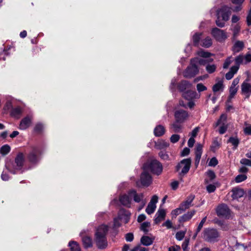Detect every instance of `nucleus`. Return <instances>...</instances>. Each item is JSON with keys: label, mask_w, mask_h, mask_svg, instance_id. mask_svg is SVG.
Returning a JSON list of instances; mask_svg holds the SVG:
<instances>
[{"label": "nucleus", "mask_w": 251, "mask_h": 251, "mask_svg": "<svg viewBox=\"0 0 251 251\" xmlns=\"http://www.w3.org/2000/svg\"><path fill=\"white\" fill-rule=\"evenodd\" d=\"M235 62L236 64L235 66H238L239 67L241 64H245L244 56L241 55L238 56L235 59Z\"/></svg>", "instance_id": "44"}, {"label": "nucleus", "mask_w": 251, "mask_h": 251, "mask_svg": "<svg viewBox=\"0 0 251 251\" xmlns=\"http://www.w3.org/2000/svg\"><path fill=\"white\" fill-rule=\"evenodd\" d=\"M181 123L177 122L176 120V122L171 125L170 128L173 129L174 132H178L181 129Z\"/></svg>", "instance_id": "36"}, {"label": "nucleus", "mask_w": 251, "mask_h": 251, "mask_svg": "<svg viewBox=\"0 0 251 251\" xmlns=\"http://www.w3.org/2000/svg\"><path fill=\"white\" fill-rule=\"evenodd\" d=\"M22 113V109L20 107L13 108L11 112V116L17 119L20 117Z\"/></svg>", "instance_id": "33"}, {"label": "nucleus", "mask_w": 251, "mask_h": 251, "mask_svg": "<svg viewBox=\"0 0 251 251\" xmlns=\"http://www.w3.org/2000/svg\"><path fill=\"white\" fill-rule=\"evenodd\" d=\"M244 47V43L242 41H236L232 47V50L234 52H238L242 50Z\"/></svg>", "instance_id": "27"}, {"label": "nucleus", "mask_w": 251, "mask_h": 251, "mask_svg": "<svg viewBox=\"0 0 251 251\" xmlns=\"http://www.w3.org/2000/svg\"><path fill=\"white\" fill-rule=\"evenodd\" d=\"M216 212L219 216L227 218L230 213V210L226 204L219 205L216 209Z\"/></svg>", "instance_id": "12"}, {"label": "nucleus", "mask_w": 251, "mask_h": 251, "mask_svg": "<svg viewBox=\"0 0 251 251\" xmlns=\"http://www.w3.org/2000/svg\"><path fill=\"white\" fill-rule=\"evenodd\" d=\"M196 211L192 210L191 211L188 212L186 214L183 215L181 217L182 221H186L190 219L195 214Z\"/></svg>", "instance_id": "40"}, {"label": "nucleus", "mask_w": 251, "mask_h": 251, "mask_svg": "<svg viewBox=\"0 0 251 251\" xmlns=\"http://www.w3.org/2000/svg\"><path fill=\"white\" fill-rule=\"evenodd\" d=\"M24 161V154L22 153H19L15 158V164L11 165L7 163L5 167H6L7 169L9 170L11 173L15 174L21 170Z\"/></svg>", "instance_id": "4"}, {"label": "nucleus", "mask_w": 251, "mask_h": 251, "mask_svg": "<svg viewBox=\"0 0 251 251\" xmlns=\"http://www.w3.org/2000/svg\"><path fill=\"white\" fill-rule=\"evenodd\" d=\"M247 178V176L245 174L238 175L235 178L236 183H240L244 181Z\"/></svg>", "instance_id": "43"}, {"label": "nucleus", "mask_w": 251, "mask_h": 251, "mask_svg": "<svg viewBox=\"0 0 251 251\" xmlns=\"http://www.w3.org/2000/svg\"><path fill=\"white\" fill-rule=\"evenodd\" d=\"M238 87H230L229 89V100L232 99L238 91Z\"/></svg>", "instance_id": "46"}, {"label": "nucleus", "mask_w": 251, "mask_h": 251, "mask_svg": "<svg viewBox=\"0 0 251 251\" xmlns=\"http://www.w3.org/2000/svg\"><path fill=\"white\" fill-rule=\"evenodd\" d=\"M82 241L85 248H90L92 246V240L90 237L87 236H83L82 237Z\"/></svg>", "instance_id": "31"}, {"label": "nucleus", "mask_w": 251, "mask_h": 251, "mask_svg": "<svg viewBox=\"0 0 251 251\" xmlns=\"http://www.w3.org/2000/svg\"><path fill=\"white\" fill-rule=\"evenodd\" d=\"M166 216V211L164 209L159 208L155 214L154 223L159 224L161 221L164 220Z\"/></svg>", "instance_id": "20"}, {"label": "nucleus", "mask_w": 251, "mask_h": 251, "mask_svg": "<svg viewBox=\"0 0 251 251\" xmlns=\"http://www.w3.org/2000/svg\"><path fill=\"white\" fill-rule=\"evenodd\" d=\"M8 171L10 172V171L9 170L7 169V168H6V169L4 170L3 172L2 173V174L1 175V178L3 180L7 181L9 179V177L7 174V172Z\"/></svg>", "instance_id": "53"}, {"label": "nucleus", "mask_w": 251, "mask_h": 251, "mask_svg": "<svg viewBox=\"0 0 251 251\" xmlns=\"http://www.w3.org/2000/svg\"><path fill=\"white\" fill-rule=\"evenodd\" d=\"M165 128L161 125L156 126L154 129V133L156 136H161L165 133Z\"/></svg>", "instance_id": "30"}, {"label": "nucleus", "mask_w": 251, "mask_h": 251, "mask_svg": "<svg viewBox=\"0 0 251 251\" xmlns=\"http://www.w3.org/2000/svg\"><path fill=\"white\" fill-rule=\"evenodd\" d=\"M202 152V145L201 144H198L196 147L195 155L196 156H201Z\"/></svg>", "instance_id": "45"}, {"label": "nucleus", "mask_w": 251, "mask_h": 251, "mask_svg": "<svg viewBox=\"0 0 251 251\" xmlns=\"http://www.w3.org/2000/svg\"><path fill=\"white\" fill-rule=\"evenodd\" d=\"M239 70V67L238 66H232L229 71L226 74L225 77L227 80L231 79L235 74L238 70Z\"/></svg>", "instance_id": "26"}, {"label": "nucleus", "mask_w": 251, "mask_h": 251, "mask_svg": "<svg viewBox=\"0 0 251 251\" xmlns=\"http://www.w3.org/2000/svg\"><path fill=\"white\" fill-rule=\"evenodd\" d=\"M231 14V8L227 6H224L217 11L216 25L220 27L225 25V22L228 21Z\"/></svg>", "instance_id": "2"}, {"label": "nucleus", "mask_w": 251, "mask_h": 251, "mask_svg": "<svg viewBox=\"0 0 251 251\" xmlns=\"http://www.w3.org/2000/svg\"><path fill=\"white\" fill-rule=\"evenodd\" d=\"M10 151V147L8 145H5L3 146L1 148L0 151V153L2 155H6L8 153H9Z\"/></svg>", "instance_id": "48"}, {"label": "nucleus", "mask_w": 251, "mask_h": 251, "mask_svg": "<svg viewBox=\"0 0 251 251\" xmlns=\"http://www.w3.org/2000/svg\"><path fill=\"white\" fill-rule=\"evenodd\" d=\"M240 162L241 164L243 165L251 167V159L242 158V159H241Z\"/></svg>", "instance_id": "58"}, {"label": "nucleus", "mask_w": 251, "mask_h": 251, "mask_svg": "<svg viewBox=\"0 0 251 251\" xmlns=\"http://www.w3.org/2000/svg\"><path fill=\"white\" fill-rule=\"evenodd\" d=\"M248 80H246L242 83L241 91L242 93L248 98L251 95V84L248 83Z\"/></svg>", "instance_id": "17"}, {"label": "nucleus", "mask_w": 251, "mask_h": 251, "mask_svg": "<svg viewBox=\"0 0 251 251\" xmlns=\"http://www.w3.org/2000/svg\"><path fill=\"white\" fill-rule=\"evenodd\" d=\"M180 139V136L178 134H173L170 138V141L173 143H176Z\"/></svg>", "instance_id": "59"}, {"label": "nucleus", "mask_w": 251, "mask_h": 251, "mask_svg": "<svg viewBox=\"0 0 251 251\" xmlns=\"http://www.w3.org/2000/svg\"><path fill=\"white\" fill-rule=\"evenodd\" d=\"M206 175L209 178L210 180H212L215 178V174L212 171L209 170L206 172Z\"/></svg>", "instance_id": "61"}, {"label": "nucleus", "mask_w": 251, "mask_h": 251, "mask_svg": "<svg viewBox=\"0 0 251 251\" xmlns=\"http://www.w3.org/2000/svg\"><path fill=\"white\" fill-rule=\"evenodd\" d=\"M188 117V113L183 110H176L175 113V119L177 122L183 123Z\"/></svg>", "instance_id": "15"}, {"label": "nucleus", "mask_w": 251, "mask_h": 251, "mask_svg": "<svg viewBox=\"0 0 251 251\" xmlns=\"http://www.w3.org/2000/svg\"><path fill=\"white\" fill-rule=\"evenodd\" d=\"M197 89L199 92L204 91L207 89L206 87L202 83H198L197 85Z\"/></svg>", "instance_id": "62"}, {"label": "nucleus", "mask_w": 251, "mask_h": 251, "mask_svg": "<svg viewBox=\"0 0 251 251\" xmlns=\"http://www.w3.org/2000/svg\"><path fill=\"white\" fill-rule=\"evenodd\" d=\"M224 89V85L223 81L221 80L218 81L217 83H216L213 86V91L214 92H217L220 91H223Z\"/></svg>", "instance_id": "37"}, {"label": "nucleus", "mask_w": 251, "mask_h": 251, "mask_svg": "<svg viewBox=\"0 0 251 251\" xmlns=\"http://www.w3.org/2000/svg\"><path fill=\"white\" fill-rule=\"evenodd\" d=\"M150 226V223L148 222H145L142 224L141 226V229L145 232L148 231V228Z\"/></svg>", "instance_id": "51"}, {"label": "nucleus", "mask_w": 251, "mask_h": 251, "mask_svg": "<svg viewBox=\"0 0 251 251\" xmlns=\"http://www.w3.org/2000/svg\"><path fill=\"white\" fill-rule=\"evenodd\" d=\"M41 153L40 149L37 147L31 148L28 155V159L32 164H36L39 160V154Z\"/></svg>", "instance_id": "10"}, {"label": "nucleus", "mask_w": 251, "mask_h": 251, "mask_svg": "<svg viewBox=\"0 0 251 251\" xmlns=\"http://www.w3.org/2000/svg\"><path fill=\"white\" fill-rule=\"evenodd\" d=\"M169 146V143L164 140H158L155 143V147L157 149H163L166 148Z\"/></svg>", "instance_id": "29"}, {"label": "nucleus", "mask_w": 251, "mask_h": 251, "mask_svg": "<svg viewBox=\"0 0 251 251\" xmlns=\"http://www.w3.org/2000/svg\"><path fill=\"white\" fill-rule=\"evenodd\" d=\"M233 61L232 57H228L226 61H225L224 65H223V68L224 69H227L230 64L231 63V62Z\"/></svg>", "instance_id": "56"}, {"label": "nucleus", "mask_w": 251, "mask_h": 251, "mask_svg": "<svg viewBox=\"0 0 251 251\" xmlns=\"http://www.w3.org/2000/svg\"><path fill=\"white\" fill-rule=\"evenodd\" d=\"M197 54L199 57L194 58L196 59L195 61L196 65V63H199L200 65H205L207 63L213 61V59L208 58L212 54L208 51L201 50L197 52Z\"/></svg>", "instance_id": "6"}, {"label": "nucleus", "mask_w": 251, "mask_h": 251, "mask_svg": "<svg viewBox=\"0 0 251 251\" xmlns=\"http://www.w3.org/2000/svg\"><path fill=\"white\" fill-rule=\"evenodd\" d=\"M232 197L234 199H238L240 198H241L244 196L245 194L243 189L238 187L233 188L232 190Z\"/></svg>", "instance_id": "23"}, {"label": "nucleus", "mask_w": 251, "mask_h": 251, "mask_svg": "<svg viewBox=\"0 0 251 251\" xmlns=\"http://www.w3.org/2000/svg\"><path fill=\"white\" fill-rule=\"evenodd\" d=\"M157 201H158L157 196L156 195H154L152 197L150 202L149 203V204L147 206V207L146 209V212L148 214H151L154 212L155 209L156 207V203H157Z\"/></svg>", "instance_id": "14"}, {"label": "nucleus", "mask_w": 251, "mask_h": 251, "mask_svg": "<svg viewBox=\"0 0 251 251\" xmlns=\"http://www.w3.org/2000/svg\"><path fill=\"white\" fill-rule=\"evenodd\" d=\"M32 116L28 115L24 118L21 121L19 128L21 130H25L28 128L32 124Z\"/></svg>", "instance_id": "13"}, {"label": "nucleus", "mask_w": 251, "mask_h": 251, "mask_svg": "<svg viewBox=\"0 0 251 251\" xmlns=\"http://www.w3.org/2000/svg\"><path fill=\"white\" fill-rule=\"evenodd\" d=\"M125 238L127 242H131L134 239V235L132 233H128L125 235Z\"/></svg>", "instance_id": "60"}, {"label": "nucleus", "mask_w": 251, "mask_h": 251, "mask_svg": "<svg viewBox=\"0 0 251 251\" xmlns=\"http://www.w3.org/2000/svg\"><path fill=\"white\" fill-rule=\"evenodd\" d=\"M143 169L145 171L150 170L153 174L159 175L162 172L163 167L158 161L151 159L144 164Z\"/></svg>", "instance_id": "3"}, {"label": "nucleus", "mask_w": 251, "mask_h": 251, "mask_svg": "<svg viewBox=\"0 0 251 251\" xmlns=\"http://www.w3.org/2000/svg\"><path fill=\"white\" fill-rule=\"evenodd\" d=\"M227 116L225 114L221 115L220 119L216 124V126L224 125L226 124Z\"/></svg>", "instance_id": "39"}, {"label": "nucleus", "mask_w": 251, "mask_h": 251, "mask_svg": "<svg viewBox=\"0 0 251 251\" xmlns=\"http://www.w3.org/2000/svg\"><path fill=\"white\" fill-rule=\"evenodd\" d=\"M205 183L206 184H207V185L206 187V189L207 191L209 193L214 192L215 191V190L216 189V186L214 183L208 184L209 181L207 179H205Z\"/></svg>", "instance_id": "38"}, {"label": "nucleus", "mask_w": 251, "mask_h": 251, "mask_svg": "<svg viewBox=\"0 0 251 251\" xmlns=\"http://www.w3.org/2000/svg\"><path fill=\"white\" fill-rule=\"evenodd\" d=\"M44 125L42 123H38L34 127V131L36 132H40L44 129Z\"/></svg>", "instance_id": "55"}, {"label": "nucleus", "mask_w": 251, "mask_h": 251, "mask_svg": "<svg viewBox=\"0 0 251 251\" xmlns=\"http://www.w3.org/2000/svg\"><path fill=\"white\" fill-rule=\"evenodd\" d=\"M245 0H231L232 3L237 5L233 9L234 12H238L242 9V4L244 2Z\"/></svg>", "instance_id": "32"}, {"label": "nucleus", "mask_w": 251, "mask_h": 251, "mask_svg": "<svg viewBox=\"0 0 251 251\" xmlns=\"http://www.w3.org/2000/svg\"><path fill=\"white\" fill-rule=\"evenodd\" d=\"M201 35V34L199 33H196L193 35L192 40L193 43L195 46H198L199 45Z\"/></svg>", "instance_id": "42"}, {"label": "nucleus", "mask_w": 251, "mask_h": 251, "mask_svg": "<svg viewBox=\"0 0 251 251\" xmlns=\"http://www.w3.org/2000/svg\"><path fill=\"white\" fill-rule=\"evenodd\" d=\"M120 220L121 219L119 218V215L117 217L114 219L113 224L112 227L113 229H115L119 228L121 226V224L120 223Z\"/></svg>", "instance_id": "47"}, {"label": "nucleus", "mask_w": 251, "mask_h": 251, "mask_svg": "<svg viewBox=\"0 0 251 251\" xmlns=\"http://www.w3.org/2000/svg\"><path fill=\"white\" fill-rule=\"evenodd\" d=\"M154 240V237H149L148 236H143L141 238V243L145 246H150L151 245Z\"/></svg>", "instance_id": "28"}, {"label": "nucleus", "mask_w": 251, "mask_h": 251, "mask_svg": "<svg viewBox=\"0 0 251 251\" xmlns=\"http://www.w3.org/2000/svg\"><path fill=\"white\" fill-rule=\"evenodd\" d=\"M152 183V178L151 175L146 171L141 174L139 180L136 181V186L138 187H148Z\"/></svg>", "instance_id": "8"}, {"label": "nucleus", "mask_w": 251, "mask_h": 251, "mask_svg": "<svg viewBox=\"0 0 251 251\" xmlns=\"http://www.w3.org/2000/svg\"><path fill=\"white\" fill-rule=\"evenodd\" d=\"M211 34L217 41L220 42L225 41L227 38L226 32L217 27L212 29Z\"/></svg>", "instance_id": "9"}, {"label": "nucleus", "mask_w": 251, "mask_h": 251, "mask_svg": "<svg viewBox=\"0 0 251 251\" xmlns=\"http://www.w3.org/2000/svg\"><path fill=\"white\" fill-rule=\"evenodd\" d=\"M191 165V159L186 158L182 160L176 166V171L179 176L185 175L189 171Z\"/></svg>", "instance_id": "5"}, {"label": "nucleus", "mask_w": 251, "mask_h": 251, "mask_svg": "<svg viewBox=\"0 0 251 251\" xmlns=\"http://www.w3.org/2000/svg\"><path fill=\"white\" fill-rule=\"evenodd\" d=\"M241 29V25L239 23L236 24H231L230 30L233 33V37L235 38L238 35Z\"/></svg>", "instance_id": "24"}, {"label": "nucleus", "mask_w": 251, "mask_h": 251, "mask_svg": "<svg viewBox=\"0 0 251 251\" xmlns=\"http://www.w3.org/2000/svg\"><path fill=\"white\" fill-rule=\"evenodd\" d=\"M218 236V232L214 229H206L203 232V238L209 242L215 241Z\"/></svg>", "instance_id": "11"}, {"label": "nucleus", "mask_w": 251, "mask_h": 251, "mask_svg": "<svg viewBox=\"0 0 251 251\" xmlns=\"http://www.w3.org/2000/svg\"><path fill=\"white\" fill-rule=\"evenodd\" d=\"M121 203L126 207H130L132 201V197L129 196V191L127 194L121 195L119 198Z\"/></svg>", "instance_id": "16"}, {"label": "nucleus", "mask_w": 251, "mask_h": 251, "mask_svg": "<svg viewBox=\"0 0 251 251\" xmlns=\"http://www.w3.org/2000/svg\"><path fill=\"white\" fill-rule=\"evenodd\" d=\"M244 132L246 134L251 135V125L246 126L244 128Z\"/></svg>", "instance_id": "64"}, {"label": "nucleus", "mask_w": 251, "mask_h": 251, "mask_svg": "<svg viewBox=\"0 0 251 251\" xmlns=\"http://www.w3.org/2000/svg\"><path fill=\"white\" fill-rule=\"evenodd\" d=\"M206 217H205L202 219L201 222L200 223V224L197 228L196 232L195 235H194V237H195L197 236V234L201 231L204 224L206 222Z\"/></svg>", "instance_id": "49"}, {"label": "nucleus", "mask_w": 251, "mask_h": 251, "mask_svg": "<svg viewBox=\"0 0 251 251\" xmlns=\"http://www.w3.org/2000/svg\"><path fill=\"white\" fill-rule=\"evenodd\" d=\"M109 227L108 226L102 224L97 228L95 234V242L99 249H103L107 246L106 234Z\"/></svg>", "instance_id": "1"}, {"label": "nucleus", "mask_w": 251, "mask_h": 251, "mask_svg": "<svg viewBox=\"0 0 251 251\" xmlns=\"http://www.w3.org/2000/svg\"><path fill=\"white\" fill-rule=\"evenodd\" d=\"M185 234V232L180 231L177 232L176 234V237L177 240L180 241L183 239Z\"/></svg>", "instance_id": "57"}, {"label": "nucleus", "mask_w": 251, "mask_h": 251, "mask_svg": "<svg viewBox=\"0 0 251 251\" xmlns=\"http://www.w3.org/2000/svg\"><path fill=\"white\" fill-rule=\"evenodd\" d=\"M221 143L217 140H214L213 142L212 145L211 146V149L213 151H215L218 148L220 147Z\"/></svg>", "instance_id": "54"}, {"label": "nucleus", "mask_w": 251, "mask_h": 251, "mask_svg": "<svg viewBox=\"0 0 251 251\" xmlns=\"http://www.w3.org/2000/svg\"><path fill=\"white\" fill-rule=\"evenodd\" d=\"M184 210L179 206V208H176L172 211L171 214L173 217H176L177 215L180 214Z\"/></svg>", "instance_id": "52"}, {"label": "nucleus", "mask_w": 251, "mask_h": 251, "mask_svg": "<svg viewBox=\"0 0 251 251\" xmlns=\"http://www.w3.org/2000/svg\"><path fill=\"white\" fill-rule=\"evenodd\" d=\"M129 196L132 197V199L136 202H140L142 201L144 197L143 193L138 194L135 190L132 189L129 191Z\"/></svg>", "instance_id": "19"}, {"label": "nucleus", "mask_w": 251, "mask_h": 251, "mask_svg": "<svg viewBox=\"0 0 251 251\" xmlns=\"http://www.w3.org/2000/svg\"><path fill=\"white\" fill-rule=\"evenodd\" d=\"M228 142L230 143L234 146V149H236L239 144V141L238 138L231 137L229 138Z\"/></svg>", "instance_id": "41"}, {"label": "nucleus", "mask_w": 251, "mask_h": 251, "mask_svg": "<svg viewBox=\"0 0 251 251\" xmlns=\"http://www.w3.org/2000/svg\"><path fill=\"white\" fill-rule=\"evenodd\" d=\"M216 68H217V67L215 65L208 64L206 66V70L208 73L211 74L215 71Z\"/></svg>", "instance_id": "50"}, {"label": "nucleus", "mask_w": 251, "mask_h": 251, "mask_svg": "<svg viewBox=\"0 0 251 251\" xmlns=\"http://www.w3.org/2000/svg\"><path fill=\"white\" fill-rule=\"evenodd\" d=\"M196 95V92L188 90L182 93V97L187 100H191L195 98Z\"/></svg>", "instance_id": "25"}, {"label": "nucleus", "mask_w": 251, "mask_h": 251, "mask_svg": "<svg viewBox=\"0 0 251 251\" xmlns=\"http://www.w3.org/2000/svg\"><path fill=\"white\" fill-rule=\"evenodd\" d=\"M191 86L192 84L186 80H182L178 85V88L179 90L183 93L184 92L189 90L191 88Z\"/></svg>", "instance_id": "22"}, {"label": "nucleus", "mask_w": 251, "mask_h": 251, "mask_svg": "<svg viewBox=\"0 0 251 251\" xmlns=\"http://www.w3.org/2000/svg\"><path fill=\"white\" fill-rule=\"evenodd\" d=\"M118 215L119 218L121 220H123L125 224H126L129 221L131 213L129 211L126 210L124 208H122L119 210Z\"/></svg>", "instance_id": "18"}, {"label": "nucleus", "mask_w": 251, "mask_h": 251, "mask_svg": "<svg viewBox=\"0 0 251 251\" xmlns=\"http://www.w3.org/2000/svg\"><path fill=\"white\" fill-rule=\"evenodd\" d=\"M194 196L190 195L184 201L181 203L180 207L182 210L185 211L192 206V202L194 199Z\"/></svg>", "instance_id": "21"}, {"label": "nucleus", "mask_w": 251, "mask_h": 251, "mask_svg": "<svg viewBox=\"0 0 251 251\" xmlns=\"http://www.w3.org/2000/svg\"><path fill=\"white\" fill-rule=\"evenodd\" d=\"M212 44V41L210 37H206L201 41V46L204 48H209Z\"/></svg>", "instance_id": "35"}, {"label": "nucleus", "mask_w": 251, "mask_h": 251, "mask_svg": "<svg viewBox=\"0 0 251 251\" xmlns=\"http://www.w3.org/2000/svg\"><path fill=\"white\" fill-rule=\"evenodd\" d=\"M69 247L71 251H80V248L78 244L74 241H70L69 243Z\"/></svg>", "instance_id": "34"}, {"label": "nucleus", "mask_w": 251, "mask_h": 251, "mask_svg": "<svg viewBox=\"0 0 251 251\" xmlns=\"http://www.w3.org/2000/svg\"><path fill=\"white\" fill-rule=\"evenodd\" d=\"M218 164V160L215 157L212 158L209 162L208 163V165L210 166L214 167L217 165Z\"/></svg>", "instance_id": "63"}, {"label": "nucleus", "mask_w": 251, "mask_h": 251, "mask_svg": "<svg viewBox=\"0 0 251 251\" xmlns=\"http://www.w3.org/2000/svg\"><path fill=\"white\" fill-rule=\"evenodd\" d=\"M196 60V59H192L191 60L190 65L187 67L183 73L184 77L190 78L195 76L198 74L199 70L197 66L195 64Z\"/></svg>", "instance_id": "7"}]
</instances>
